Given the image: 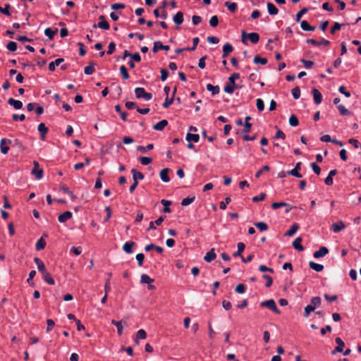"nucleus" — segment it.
<instances>
[{"label": "nucleus", "mask_w": 361, "mask_h": 361, "mask_svg": "<svg viewBox=\"0 0 361 361\" xmlns=\"http://www.w3.org/2000/svg\"><path fill=\"white\" fill-rule=\"evenodd\" d=\"M240 78V74L238 73H233L229 78L226 85L224 87V90L228 94H232L235 89L240 88L237 85L235 80Z\"/></svg>", "instance_id": "1"}, {"label": "nucleus", "mask_w": 361, "mask_h": 361, "mask_svg": "<svg viewBox=\"0 0 361 361\" xmlns=\"http://www.w3.org/2000/svg\"><path fill=\"white\" fill-rule=\"evenodd\" d=\"M249 39L252 43L257 44L259 40V35L257 32L247 33L245 30L241 31V41L244 44H247V40Z\"/></svg>", "instance_id": "2"}, {"label": "nucleus", "mask_w": 361, "mask_h": 361, "mask_svg": "<svg viewBox=\"0 0 361 361\" xmlns=\"http://www.w3.org/2000/svg\"><path fill=\"white\" fill-rule=\"evenodd\" d=\"M261 307H267L271 310H272L274 313L277 314H281V311L278 309L275 301L273 299H269L266 301H263L260 303Z\"/></svg>", "instance_id": "3"}, {"label": "nucleus", "mask_w": 361, "mask_h": 361, "mask_svg": "<svg viewBox=\"0 0 361 361\" xmlns=\"http://www.w3.org/2000/svg\"><path fill=\"white\" fill-rule=\"evenodd\" d=\"M135 94L137 99L143 98L146 101H149L152 98V94L147 92L143 87H136L135 89Z\"/></svg>", "instance_id": "4"}, {"label": "nucleus", "mask_w": 361, "mask_h": 361, "mask_svg": "<svg viewBox=\"0 0 361 361\" xmlns=\"http://www.w3.org/2000/svg\"><path fill=\"white\" fill-rule=\"evenodd\" d=\"M34 168L32 169L31 173L35 176L37 180H40L43 177L44 171L42 169H39V163L36 161H33Z\"/></svg>", "instance_id": "5"}, {"label": "nucleus", "mask_w": 361, "mask_h": 361, "mask_svg": "<svg viewBox=\"0 0 361 361\" xmlns=\"http://www.w3.org/2000/svg\"><path fill=\"white\" fill-rule=\"evenodd\" d=\"M99 22L97 24H94L93 27L94 28L99 27V28L106 30H109L110 25H109V23L106 20L105 16H100L99 17Z\"/></svg>", "instance_id": "6"}, {"label": "nucleus", "mask_w": 361, "mask_h": 361, "mask_svg": "<svg viewBox=\"0 0 361 361\" xmlns=\"http://www.w3.org/2000/svg\"><path fill=\"white\" fill-rule=\"evenodd\" d=\"M301 165H302L301 162H298L295 164V168L290 171H288L287 173L288 175H291L296 178H302V174L300 173H299V170H300V169H301Z\"/></svg>", "instance_id": "7"}, {"label": "nucleus", "mask_w": 361, "mask_h": 361, "mask_svg": "<svg viewBox=\"0 0 361 361\" xmlns=\"http://www.w3.org/2000/svg\"><path fill=\"white\" fill-rule=\"evenodd\" d=\"M312 94L316 104H320L322 102V95L321 92L316 88L312 90Z\"/></svg>", "instance_id": "8"}, {"label": "nucleus", "mask_w": 361, "mask_h": 361, "mask_svg": "<svg viewBox=\"0 0 361 361\" xmlns=\"http://www.w3.org/2000/svg\"><path fill=\"white\" fill-rule=\"evenodd\" d=\"M329 253V249L326 247H321L319 250L315 251L313 254L314 258H320Z\"/></svg>", "instance_id": "9"}, {"label": "nucleus", "mask_w": 361, "mask_h": 361, "mask_svg": "<svg viewBox=\"0 0 361 361\" xmlns=\"http://www.w3.org/2000/svg\"><path fill=\"white\" fill-rule=\"evenodd\" d=\"M345 228V224L340 221L338 223L333 224L331 226V230L335 233H338Z\"/></svg>", "instance_id": "10"}, {"label": "nucleus", "mask_w": 361, "mask_h": 361, "mask_svg": "<svg viewBox=\"0 0 361 361\" xmlns=\"http://www.w3.org/2000/svg\"><path fill=\"white\" fill-rule=\"evenodd\" d=\"M135 245V243L133 241H128L123 245V250L127 254H131L133 252V247Z\"/></svg>", "instance_id": "11"}, {"label": "nucleus", "mask_w": 361, "mask_h": 361, "mask_svg": "<svg viewBox=\"0 0 361 361\" xmlns=\"http://www.w3.org/2000/svg\"><path fill=\"white\" fill-rule=\"evenodd\" d=\"M37 130L40 133L41 140H44L45 139V135L48 132V128L46 127L44 123H41L38 125Z\"/></svg>", "instance_id": "12"}, {"label": "nucleus", "mask_w": 361, "mask_h": 361, "mask_svg": "<svg viewBox=\"0 0 361 361\" xmlns=\"http://www.w3.org/2000/svg\"><path fill=\"white\" fill-rule=\"evenodd\" d=\"M72 217V212L67 211L62 214H61L59 217L58 220L60 223H65L66 221L70 219Z\"/></svg>", "instance_id": "13"}, {"label": "nucleus", "mask_w": 361, "mask_h": 361, "mask_svg": "<svg viewBox=\"0 0 361 361\" xmlns=\"http://www.w3.org/2000/svg\"><path fill=\"white\" fill-rule=\"evenodd\" d=\"M34 262L37 266V269L41 274L47 271L44 262L39 258L35 257L34 259Z\"/></svg>", "instance_id": "14"}, {"label": "nucleus", "mask_w": 361, "mask_h": 361, "mask_svg": "<svg viewBox=\"0 0 361 361\" xmlns=\"http://www.w3.org/2000/svg\"><path fill=\"white\" fill-rule=\"evenodd\" d=\"M0 149L1 152L4 154H6L9 151V147L8 146V142L6 138H2L0 141Z\"/></svg>", "instance_id": "15"}, {"label": "nucleus", "mask_w": 361, "mask_h": 361, "mask_svg": "<svg viewBox=\"0 0 361 361\" xmlns=\"http://www.w3.org/2000/svg\"><path fill=\"white\" fill-rule=\"evenodd\" d=\"M216 257V255L214 252V249L212 248L210 251L206 253L205 256L204 257V259L207 262H211L212 261L214 260Z\"/></svg>", "instance_id": "16"}, {"label": "nucleus", "mask_w": 361, "mask_h": 361, "mask_svg": "<svg viewBox=\"0 0 361 361\" xmlns=\"http://www.w3.org/2000/svg\"><path fill=\"white\" fill-rule=\"evenodd\" d=\"M169 172V169L167 168L164 169L160 171V173H159L160 178L164 183H168L170 181V178L168 175Z\"/></svg>", "instance_id": "17"}, {"label": "nucleus", "mask_w": 361, "mask_h": 361, "mask_svg": "<svg viewBox=\"0 0 361 361\" xmlns=\"http://www.w3.org/2000/svg\"><path fill=\"white\" fill-rule=\"evenodd\" d=\"M233 51V46L229 44V43H226L224 45L223 47V55H222V57L223 58H226L227 57V56L231 53L232 51Z\"/></svg>", "instance_id": "18"}, {"label": "nucleus", "mask_w": 361, "mask_h": 361, "mask_svg": "<svg viewBox=\"0 0 361 361\" xmlns=\"http://www.w3.org/2000/svg\"><path fill=\"white\" fill-rule=\"evenodd\" d=\"M8 103L11 106H13L15 109H20L23 107L22 102L19 100H16L13 98L8 99Z\"/></svg>", "instance_id": "19"}, {"label": "nucleus", "mask_w": 361, "mask_h": 361, "mask_svg": "<svg viewBox=\"0 0 361 361\" xmlns=\"http://www.w3.org/2000/svg\"><path fill=\"white\" fill-rule=\"evenodd\" d=\"M301 242H302V238L300 237H298L297 238L295 239V240L292 243V245L293 247L295 249V250H298V251H303L304 250V247L301 245Z\"/></svg>", "instance_id": "20"}, {"label": "nucleus", "mask_w": 361, "mask_h": 361, "mask_svg": "<svg viewBox=\"0 0 361 361\" xmlns=\"http://www.w3.org/2000/svg\"><path fill=\"white\" fill-rule=\"evenodd\" d=\"M42 278L45 282H47L49 285H54L55 281L51 277V274L48 272V271L42 274Z\"/></svg>", "instance_id": "21"}, {"label": "nucleus", "mask_w": 361, "mask_h": 361, "mask_svg": "<svg viewBox=\"0 0 361 361\" xmlns=\"http://www.w3.org/2000/svg\"><path fill=\"white\" fill-rule=\"evenodd\" d=\"M131 173L133 174V178L134 181L138 182V180H141L144 179L145 176H144L143 173L136 171V169H133L131 170Z\"/></svg>", "instance_id": "22"}, {"label": "nucleus", "mask_w": 361, "mask_h": 361, "mask_svg": "<svg viewBox=\"0 0 361 361\" xmlns=\"http://www.w3.org/2000/svg\"><path fill=\"white\" fill-rule=\"evenodd\" d=\"M167 125L168 121L164 119L154 125L153 129L155 130H162Z\"/></svg>", "instance_id": "23"}, {"label": "nucleus", "mask_w": 361, "mask_h": 361, "mask_svg": "<svg viewBox=\"0 0 361 361\" xmlns=\"http://www.w3.org/2000/svg\"><path fill=\"white\" fill-rule=\"evenodd\" d=\"M299 226L298 224L294 223L290 226V229L285 233L286 236H293L298 230Z\"/></svg>", "instance_id": "24"}, {"label": "nucleus", "mask_w": 361, "mask_h": 361, "mask_svg": "<svg viewBox=\"0 0 361 361\" xmlns=\"http://www.w3.org/2000/svg\"><path fill=\"white\" fill-rule=\"evenodd\" d=\"M63 61L64 59L63 58H59L56 59L54 61L50 62L49 64V71H54L56 68V66H59Z\"/></svg>", "instance_id": "25"}, {"label": "nucleus", "mask_w": 361, "mask_h": 361, "mask_svg": "<svg viewBox=\"0 0 361 361\" xmlns=\"http://www.w3.org/2000/svg\"><path fill=\"white\" fill-rule=\"evenodd\" d=\"M267 10L268 13L272 16L276 15L279 13V9L276 7V6L274 4L271 2L267 3Z\"/></svg>", "instance_id": "26"}, {"label": "nucleus", "mask_w": 361, "mask_h": 361, "mask_svg": "<svg viewBox=\"0 0 361 361\" xmlns=\"http://www.w3.org/2000/svg\"><path fill=\"white\" fill-rule=\"evenodd\" d=\"M251 119L250 116H246L245 117V121L244 123V128L243 130V133L246 134L250 132L252 124L249 122V121Z\"/></svg>", "instance_id": "27"}, {"label": "nucleus", "mask_w": 361, "mask_h": 361, "mask_svg": "<svg viewBox=\"0 0 361 361\" xmlns=\"http://www.w3.org/2000/svg\"><path fill=\"white\" fill-rule=\"evenodd\" d=\"M6 140L8 142V145H11L12 147H16L20 149H23V146L22 143L18 139H6Z\"/></svg>", "instance_id": "28"}, {"label": "nucleus", "mask_w": 361, "mask_h": 361, "mask_svg": "<svg viewBox=\"0 0 361 361\" xmlns=\"http://www.w3.org/2000/svg\"><path fill=\"white\" fill-rule=\"evenodd\" d=\"M300 27L305 31H314L316 29L315 27L310 25L306 20L301 22Z\"/></svg>", "instance_id": "29"}, {"label": "nucleus", "mask_w": 361, "mask_h": 361, "mask_svg": "<svg viewBox=\"0 0 361 361\" xmlns=\"http://www.w3.org/2000/svg\"><path fill=\"white\" fill-rule=\"evenodd\" d=\"M173 22L176 25H180L183 22V13L178 11L173 18Z\"/></svg>", "instance_id": "30"}, {"label": "nucleus", "mask_w": 361, "mask_h": 361, "mask_svg": "<svg viewBox=\"0 0 361 361\" xmlns=\"http://www.w3.org/2000/svg\"><path fill=\"white\" fill-rule=\"evenodd\" d=\"M207 90L212 92V95H216L219 93L220 88L218 85H212V84L207 85Z\"/></svg>", "instance_id": "31"}, {"label": "nucleus", "mask_w": 361, "mask_h": 361, "mask_svg": "<svg viewBox=\"0 0 361 361\" xmlns=\"http://www.w3.org/2000/svg\"><path fill=\"white\" fill-rule=\"evenodd\" d=\"M161 204L164 206L163 212L170 213L171 212L169 206L171 204V202L167 200H161Z\"/></svg>", "instance_id": "32"}, {"label": "nucleus", "mask_w": 361, "mask_h": 361, "mask_svg": "<svg viewBox=\"0 0 361 361\" xmlns=\"http://www.w3.org/2000/svg\"><path fill=\"white\" fill-rule=\"evenodd\" d=\"M185 139L188 142H197L200 140V136L198 134L188 133Z\"/></svg>", "instance_id": "33"}, {"label": "nucleus", "mask_w": 361, "mask_h": 361, "mask_svg": "<svg viewBox=\"0 0 361 361\" xmlns=\"http://www.w3.org/2000/svg\"><path fill=\"white\" fill-rule=\"evenodd\" d=\"M238 250L233 253V256L234 257H238L241 256L242 252L244 251L245 245L243 243H238L237 245Z\"/></svg>", "instance_id": "34"}, {"label": "nucleus", "mask_w": 361, "mask_h": 361, "mask_svg": "<svg viewBox=\"0 0 361 361\" xmlns=\"http://www.w3.org/2000/svg\"><path fill=\"white\" fill-rule=\"evenodd\" d=\"M322 302V300L319 297L316 296L311 299L310 305L314 307V310L319 307Z\"/></svg>", "instance_id": "35"}, {"label": "nucleus", "mask_w": 361, "mask_h": 361, "mask_svg": "<svg viewBox=\"0 0 361 361\" xmlns=\"http://www.w3.org/2000/svg\"><path fill=\"white\" fill-rule=\"evenodd\" d=\"M309 266L312 269L317 272H320L324 269V266L322 264H317L314 262H310Z\"/></svg>", "instance_id": "36"}, {"label": "nucleus", "mask_w": 361, "mask_h": 361, "mask_svg": "<svg viewBox=\"0 0 361 361\" xmlns=\"http://www.w3.org/2000/svg\"><path fill=\"white\" fill-rule=\"evenodd\" d=\"M46 246V242L43 238H40L36 243L35 248L37 251L43 250Z\"/></svg>", "instance_id": "37"}, {"label": "nucleus", "mask_w": 361, "mask_h": 361, "mask_svg": "<svg viewBox=\"0 0 361 361\" xmlns=\"http://www.w3.org/2000/svg\"><path fill=\"white\" fill-rule=\"evenodd\" d=\"M57 32V28L55 30H53L50 27H47L44 30V34L47 37H49V39H52Z\"/></svg>", "instance_id": "38"}, {"label": "nucleus", "mask_w": 361, "mask_h": 361, "mask_svg": "<svg viewBox=\"0 0 361 361\" xmlns=\"http://www.w3.org/2000/svg\"><path fill=\"white\" fill-rule=\"evenodd\" d=\"M95 63L93 62H91L89 66H86L84 69V73L86 75H91L92 74L95 69H94Z\"/></svg>", "instance_id": "39"}, {"label": "nucleus", "mask_w": 361, "mask_h": 361, "mask_svg": "<svg viewBox=\"0 0 361 361\" xmlns=\"http://www.w3.org/2000/svg\"><path fill=\"white\" fill-rule=\"evenodd\" d=\"M147 338V333L144 329H140L136 334V343H138V339H145Z\"/></svg>", "instance_id": "40"}, {"label": "nucleus", "mask_w": 361, "mask_h": 361, "mask_svg": "<svg viewBox=\"0 0 361 361\" xmlns=\"http://www.w3.org/2000/svg\"><path fill=\"white\" fill-rule=\"evenodd\" d=\"M224 5H225V6H226L228 8V9L231 12L234 13L237 11L238 6L234 2L226 1V2H225Z\"/></svg>", "instance_id": "41"}, {"label": "nucleus", "mask_w": 361, "mask_h": 361, "mask_svg": "<svg viewBox=\"0 0 361 361\" xmlns=\"http://www.w3.org/2000/svg\"><path fill=\"white\" fill-rule=\"evenodd\" d=\"M255 226H256L260 231H265L268 230V225L264 222H255L254 224Z\"/></svg>", "instance_id": "42"}, {"label": "nucleus", "mask_w": 361, "mask_h": 361, "mask_svg": "<svg viewBox=\"0 0 361 361\" xmlns=\"http://www.w3.org/2000/svg\"><path fill=\"white\" fill-rule=\"evenodd\" d=\"M111 324L116 326V328H117L118 334L121 335L123 333L122 321L116 322L114 319H113L111 320Z\"/></svg>", "instance_id": "43"}, {"label": "nucleus", "mask_w": 361, "mask_h": 361, "mask_svg": "<svg viewBox=\"0 0 361 361\" xmlns=\"http://www.w3.org/2000/svg\"><path fill=\"white\" fill-rule=\"evenodd\" d=\"M154 281V279H151L147 274H143L140 277V283H147L149 284Z\"/></svg>", "instance_id": "44"}, {"label": "nucleus", "mask_w": 361, "mask_h": 361, "mask_svg": "<svg viewBox=\"0 0 361 361\" xmlns=\"http://www.w3.org/2000/svg\"><path fill=\"white\" fill-rule=\"evenodd\" d=\"M289 124L291 126H293V127H295L297 126H298L299 124V121H298V117L294 115V114H292L290 118H289Z\"/></svg>", "instance_id": "45"}, {"label": "nucleus", "mask_w": 361, "mask_h": 361, "mask_svg": "<svg viewBox=\"0 0 361 361\" xmlns=\"http://www.w3.org/2000/svg\"><path fill=\"white\" fill-rule=\"evenodd\" d=\"M120 72L123 79L127 80L129 78L130 75L128 74L127 68L124 65H122L120 67Z\"/></svg>", "instance_id": "46"}, {"label": "nucleus", "mask_w": 361, "mask_h": 361, "mask_svg": "<svg viewBox=\"0 0 361 361\" xmlns=\"http://www.w3.org/2000/svg\"><path fill=\"white\" fill-rule=\"evenodd\" d=\"M253 62L256 64L261 63L262 65H266L268 62L266 58H261L259 56H255Z\"/></svg>", "instance_id": "47"}, {"label": "nucleus", "mask_w": 361, "mask_h": 361, "mask_svg": "<svg viewBox=\"0 0 361 361\" xmlns=\"http://www.w3.org/2000/svg\"><path fill=\"white\" fill-rule=\"evenodd\" d=\"M195 200V197L193 196L192 197H188L186 198H184L182 202H181V205L182 206H188L189 204H190L191 203H192Z\"/></svg>", "instance_id": "48"}, {"label": "nucleus", "mask_w": 361, "mask_h": 361, "mask_svg": "<svg viewBox=\"0 0 361 361\" xmlns=\"http://www.w3.org/2000/svg\"><path fill=\"white\" fill-rule=\"evenodd\" d=\"M154 148L153 144H149L146 147L144 146H137V149L142 153H145L146 150H151Z\"/></svg>", "instance_id": "49"}, {"label": "nucleus", "mask_w": 361, "mask_h": 361, "mask_svg": "<svg viewBox=\"0 0 361 361\" xmlns=\"http://www.w3.org/2000/svg\"><path fill=\"white\" fill-rule=\"evenodd\" d=\"M10 7H11V6L9 4H6L4 8H2L1 6H0V12L7 16H11V13L9 11Z\"/></svg>", "instance_id": "50"}, {"label": "nucleus", "mask_w": 361, "mask_h": 361, "mask_svg": "<svg viewBox=\"0 0 361 361\" xmlns=\"http://www.w3.org/2000/svg\"><path fill=\"white\" fill-rule=\"evenodd\" d=\"M282 207H289V204L284 202H274L271 204V208L274 209H277Z\"/></svg>", "instance_id": "51"}, {"label": "nucleus", "mask_w": 361, "mask_h": 361, "mask_svg": "<svg viewBox=\"0 0 361 361\" xmlns=\"http://www.w3.org/2000/svg\"><path fill=\"white\" fill-rule=\"evenodd\" d=\"M337 108L339 111V113L342 116H347L350 114V111L343 105H341V104L338 105Z\"/></svg>", "instance_id": "52"}, {"label": "nucleus", "mask_w": 361, "mask_h": 361, "mask_svg": "<svg viewBox=\"0 0 361 361\" xmlns=\"http://www.w3.org/2000/svg\"><path fill=\"white\" fill-rule=\"evenodd\" d=\"M6 48L11 51H15L18 48L17 43L13 41H11L7 44Z\"/></svg>", "instance_id": "53"}, {"label": "nucleus", "mask_w": 361, "mask_h": 361, "mask_svg": "<svg viewBox=\"0 0 361 361\" xmlns=\"http://www.w3.org/2000/svg\"><path fill=\"white\" fill-rule=\"evenodd\" d=\"M246 287L243 283H239L236 286L235 290L237 293L243 294L245 292Z\"/></svg>", "instance_id": "54"}, {"label": "nucleus", "mask_w": 361, "mask_h": 361, "mask_svg": "<svg viewBox=\"0 0 361 361\" xmlns=\"http://www.w3.org/2000/svg\"><path fill=\"white\" fill-rule=\"evenodd\" d=\"M308 11L307 8H303L301 9L295 16V20L299 22L302 18V16L305 14Z\"/></svg>", "instance_id": "55"}, {"label": "nucleus", "mask_w": 361, "mask_h": 361, "mask_svg": "<svg viewBox=\"0 0 361 361\" xmlns=\"http://www.w3.org/2000/svg\"><path fill=\"white\" fill-rule=\"evenodd\" d=\"M140 161L142 165L147 166L152 162V159L147 157H142L140 158Z\"/></svg>", "instance_id": "56"}, {"label": "nucleus", "mask_w": 361, "mask_h": 361, "mask_svg": "<svg viewBox=\"0 0 361 361\" xmlns=\"http://www.w3.org/2000/svg\"><path fill=\"white\" fill-rule=\"evenodd\" d=\"M292 95L294 99H298L300 96V90L299 87H295L291 90Z\"/></svg>", "instance_id": "57"}, {"label": "nucleus", "mask_w": 361, "mask_h": 361, "mask_svg": "<svg viewBox=\"0 0 361 361\" xmlns=\"http://www.w3.org/2000/svg\"><path fill=\"white\" fill-rule=\"evenodd\" d=\"M335 342L338 345L336 346V348H341V351L343 352V348L345 346V343L343 341V340L340 337H337L335 339Z\"/></svg>", "instance_id": "58"}, {"label": "nucleus", "mask_w": 361, "mask_h": 361, "mask_svg": "<svg viewBox=\"0 0 361 361\" xmlns=\"http://www.w3.org/2000/svg\"><path fill=\"white\" fill-rule=\"evenodd\" d=\"M256 106L259 111H263L264 109V101L260 98L257 99L256 101Z\"/></svg>", "instance_id": "59"}, {"label": "nucleus", "mask_w": 361, "mask_h": 361, "mask_svg": "<svg viewBox=\"0 0 361 361\" xmlns=\"http://www.w3.org/2000/svg\"><path fill=\"white\" fill-rule=\"evenodd\" d=\"M162 43L160 41H157L154 42V46L152 48V51L154 53H157L159 49H161Z\"/></svg>", "instance_id": "60"}, {"label": "nucleus", "mask_w": 361, "mask_h": 361, "mask_svg": "<svg viewBox=\"0 0 361 361\" xmlns=\"http://www.w3.org/2000/svg\"><path fill=\"white\" fill-rule=\"evenodd\" d=\"M174 98L171 97L170 99H169V97H166L164 102L163 103L162 106L164 109L169 108L173 102Z\"/></svg>", "instance_id": "61"}, {"label": "nucleus", "mask_w": 361, "mask_h": 361, "mask_svg": "<svg viewBox=\"0 0 361 361\" xmlns=\"http://www.w3.org/2000/svg\"><path fill=\"white\" fill-rule=\"evenodd\" d=\"M314 310V307H312L310 306V305H307L305 307V311H304V314H303V316L305 317V318H307L310 315V313L311 312H313Z\"/></svg>", "instance_id": "62"}, {"label": "nucleus", "mask_w": 361, "mask_h": 361, "mask_svg": "<svg viewBox=\"0 0 361 361\" xmlns=\"http://www.w3.org/2000/svg\"><path fill=\"white\" fill-rule=\"evenodd\" d=\"M301 63L304 65L306 68H310L314 66V62L312 61H307L304 59L300 60Z\"/></svg>", "instance_id": "63"}, {"label": "nucleus", "mask_w": 361, "mask_h": 361, "mask_svg": "<svg viewBox=\"0 0 361 361\" xmlns=\"http://www.w3.org/2000/svg\"><path fill=\"white\" fill-rule=\"evenodd\" d=\"M219 24V18L216 16H213L209 20V25L212 27H216Z\"/></svg>", "instance_id": "64"}]
</instances>
